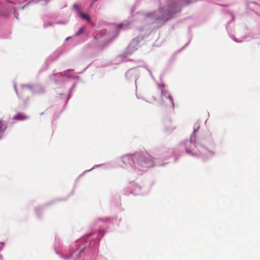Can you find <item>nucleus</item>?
Returning <instances> with one entry per match:
<instances>
[{"instance_id": "f257e3e1", "label": "nucleus", "mask_w": 260, "mask_h": 260, "mask_svg": "<svg viewBox=\"0 0 260 260\" xmlns=\"http://www.w3.org/2000/svg\"><path fill=\"white\" fill-rule=\"evenodd\" d=\"M161 105L166 110L173 109L174 107L173 100L170 94L167 91L161 89Z\"/></svg>"}, {"instance_id": "f03ea898", "label": "nucleus", "mask_w": 260, "mask_h": 260, "mask_svg": "<svg viewBox=\"0 0 260 260\" xmlns=\"http://www.w3.org/2000/svg\"><path fill=\"white\" fill-rule=\"evenodd\" d=\"M137 164L140 166L150 167L153 165V158L148 154L141 155L139 157Z\"/></svg>"}, {"instance_id": "7ed1b4c3", "label": "nucleus", "mask_w": 260, "mask_h": 260, "mask_svg": "<svg viewBox=\"0 0 260 260\" xmlns=\"http://www.w3.org/2000/svg\"><path fill=\"white\" fill-rule=\"evenodd\" d=\"M28 118V117L24 114L19 113L15 115L13 119L17 120H23Z\"/></svg>"}, {"instance_id": "20e7f679", "label": "nucleus", "mask_w": 260, "mask_h": 260, "mask_svg": "<svg viewBox=\"0 0 260 260\" xmlns=\"http://www.w3.org/2000/svg\"><path fill=\"white\" fill-rule=\"evenodd\" d=\"M80 15L82 17V18H83L84 19H86L88 21H90V17H89V15L84 14L83 13H80Z\"/></svg>"}, {"instance_id": "39448f33", "label": "nucleus", "mask_w": 260, "mask_h": 260, "mask_svg": "<svg viewBox=\"0 0 260 260\" xmlns=\"http://www.w3.org/2000/svg\"><path fill=\"white\" fill-rule=\"evenodd\" d=\"M84 27H81L78 31V32L76 33V36H78L81 34H82L84 31Z\"/></svg>"}, {"instance_id": "423d86ee", "label": "nucleus", "mask_w": 260, "mask_h": 260, "mask_svg": "<svg viewBox=\"0 0 260 260\" xmlns=\"http://www.w3.org/2000/svg\"><path fill=\"white\" fill-rule=\"evenodd\" d=\"M4 127V124L3 123V121L1 120H0V132H2L3 130V127Z\"/></svg>"}, {"instance_id": "0eeeda50", "label": "nucleus", "mask_w": 260, "mask_h": 260, "mask_svg": "<svg viewBox=\"0 0 260 260\" xmlns=\"http://www.w3.org/2000/svg\"><path fill=\"white\" fill-rule=\"evenodd\" d=\"M186 152H187L188 154H191V155H194V154L193 153H192V152H191V151H190L188 148H186Z\"/></svg>"}, {"instance_id": "6e6552de", "label": "nucleus", "mask_w": 260, "mask_h": 260, "mask_svg": "<svg viewBox=\"0 0 260 260\" xmlns=\"http://www.w3.org/2000/svg\"><path fill=\"white\" fill-rule=\"evenodd\" d=\"M153 15V13H148V14H146V17H149L152 16Z\"/></svg>"}, {"instance_id": "1a4fd4ad", "label": "nucleus", "mask_w": 260, "mask_h": 260, "mask_svg": "<svg viewBox=\"0 0 260 260\" xmlns=\"http://www.w3.org/2000/svg\"><path fill=\"white\" fill-rule=\"evenodd\" d=\"M74 8H76V9H78V6H76V5H75L74 6Z\"/></svg>"}]
</instances>
